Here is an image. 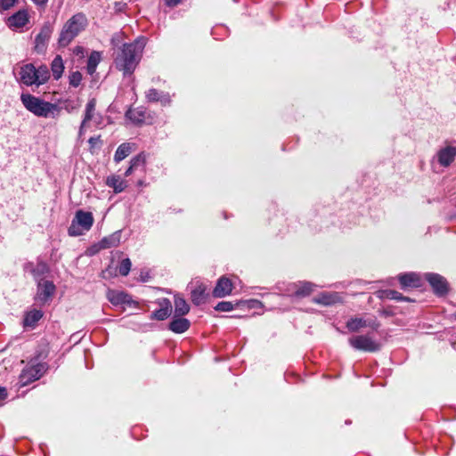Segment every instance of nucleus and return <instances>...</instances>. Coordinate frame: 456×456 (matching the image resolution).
<instances>
[{"mask_svg": "<svg viewBox=\"0 0 456 456\" xmlns=\"http://www.w3.org/2000/svg\"><path fill=\"white\" fill-rule=\"evenodd\" d=\"M132 263L129 258H124L118 265V273L121 276L128 275L131 270Z\"/></svg>", "mask_w": 456, "mask_h": 456, "instance_id": "obj_35", "label": "nucleus"}, {"mask_svg": "<svg viewBox=\"0 0 456 456\" xmlns=\"http://www.w3.org/2000/svg\"><path fill=\"white\" fill-rule=\"evenodd\" d=\"M175 317L184 316L190 312V305L184 298L175 296Z\"/></svg>", "mask_w": 456, "mask_h": 456, "instance_id": "obj_27", "label": "nucleus"}, {"mask_svg": "<svg viewBox=\"0 0 456 456\" xmlns=\"http://www.w3.org/2000/svg\"><path fill=\"white\" fill-rule=\"evenodd\" d=\"M37 283V291L36 300L41 304L48 302L56 290V287L51 281H39Z\"/></svg>", "mask_w": 456, "mask_h": 456, "instance_id": "obj_10", "label": "nucleus"}, {"mask_svg": "<svg viewBox=\"0 0 456 456\" xmlns=\"http://www.w3.org/2000/svg\"><path fill=\"white\" fill-rule=\"evenodd\" d=\"M53 33V28L50 24L44 25L40 32L35 38V51L38 53H42L45 51L48 41Z\"/></svg>", "mask_w": 456, "mask_h": 456, "instance_id": "obj_11", "label": "nucleus"}, {"mask_svg": "<svg viewBox=\"0 0 456 456\" xmlns=\"http://www.w3.org/2000/svg\"><path fill=\"white\" fill-rule=\"evenodd\" d=\"M88 25L85 13L77 12L70 17L63 25L60 33L58 43L60 46H67Z\"/></svg>", "mask_w": 456, "mask_h": 456, "instance_id": "obj_3", "label": "nucleus"}, {"mask_svg": "<svg viewBox=\"0 0 456 456\" xmlns=\"http://www.w3.org/2000/svg\"><path fill=\"white\" fill-rule=\"evenodd\" d=\"M126 117L134 124H142L145 118V111L141 109L129 110L126 113Z\"/></svg>", "mask_w": 456, "mask_h": 456, "instance_id": "obj_33", "label": "nucleus"}, {"mask_svg": "<svg viewBox=\"0 0 456 456\" xmlns=\"http://www.w3.org/2000/svg\"><path fill=\"white\" fill-rule=\"evenodd\" d=\"M19 0H0V12H5L13 7Z\"/></svg>", "mask_w": 456, "mask_h": 456, "instance_id": "obj_38", "label": "nucleus"}, {"mask_svg": "<svg viewBox=\"0 0 456 456\" xmlns=\"http://www.w3.org/2000/svg\"><path fill=\"white\" fill-rule=\"evenodd\" d=\"M349 345L355 350L374 353L381 349V344L370 334L353 336L348 339Z\"/></svg>", "mask_w": 456, "mask_h": 456, "instance_id": "obj_7", "label": "nucleus"}, {"mask_svg": "<svg viewBox=\"0 0 456 456\" xmlns=\"http://www.w3.org/2000/svg\"><path fill=\"white\" fill-rule=\"evenodd\" d=\"M25 269L32 273L36 281H43L45 274L49 273L47 264L42 260H38L36 265L27 264Z\"/></svg>", "mask_w": 456, "mask_h": 456, "instance_id": "obj_18", "label": "nucleus"}, {"mask_svg": "<svg viewBox=\"0 0 456 456\" xmlns=\"http://www.w3.org/2000/svg\"><path fill=\"white\" fill-rule=\"evenodd\" d=\"M121 240V231H117L109 236L102 238L100 242L101 248H110L119 245Z\"/></svg>", "mask_w": 456, "mask_h": 456, "instance_id": "obj_23", "label": "nucleus"}, {"mask_svg": "<svg viewBox=\"0 0 456 456\" xmlns=\"http://www.w3.org/2000/svg\"><path fill=\"white\" fill-rule=\"evenodd\" d=\"M215 310L219 312H230L233 310V305L232 302L229 301H222L219 302L216 306Z\"/></svg>", "mask_w": 456, "mask_h": 456, "instance_id": "obj_37", "label": "nucleus"}, {"mask_svg": "<svg viewBox=\"0 0 456 456\" xmlns=\"http://www.w3.org/2000/svg\"><path fill=\"white\" fill-rule=\"evenodd\" d=\"M164 1H165L166 5H167L168 7H175V6L178 5L182 0H164Z\"/></svg>", "mask_w": 456, "mask_h": 456, "instance_id": "obj_41", "label": "nucleus"}, {"mask_svg": "<svg viewBox=\"0 0 456 456\" xmlns=\"http://www.w3.org/2000/svg\"><path fill=\"white\" fill-rule=\"evenodd\" d=\"M51 70L54 79L58 80L61 77L64 70V64L60 55L55 56V58L53 60L51 64Z\"/></svg>", "mask_w": 456, "mask_h": 456, "instance_id": "obj_30", "label": "nucleus"}, {"mask_svg": "<svg viewBox=\"0 0 456 456\" xmlns=\"http://www.w3.org/2000/svg\"><path fill=\"white\" fill-rule=\"evenodd\" d=\"M94 222V216L91 212L79 209L76 212L68 228V233L71 237L83 235L92 228Z\"/></svg>", "mask_w": 456, "mask_h": 456, "instance_id": "obj_5", "label": "nucleus"}, {"mask_svg": "<svg viewBox=\"0 0 456 456\" xmlns=\"http://www.w3.org/2000/svg\"><path fill=\"white\" fill-rule=\"evenodd\" d=\"M47 370L48 364L46 362H38L37 359H31L20 374L19 382L20 386L25 387L38 380Z\"/></svg>", "mask_w": 456, "mask_h": 456, "instance_id": "obj_6", "label": "nucleus"}, {"mask_svg": "<svg viewBox=\"0 0 456 456\" xmlns=\"http://www.w3.org/2000/svg\"><path fill=\"white\" fill-rule=\"evenodd\" d=\"M342 301V297L338 292H322L314 297L313 302L322 305H332Z\"/></svg>", "mask_w": 456, "mask_h": 456, "instance_id": "obj_19", "label": "nucleus"}, {"mask_svg": "<svg viewBox=\"0 0 456 456\" xmlns=\"http://www.w3.org/2000/svg\"><path fill=\"white\" fill-rule=\"evenodd\" d=\"M205 290H206L205 287H203L201 285L196 287L194 289L191 290V299L194 305H200L205 302V298H206Z\"/></svg>", "mask_w": 456, "mask_h": 456, "instance_id": "obj_32", "label": "nucleus"}, {"mask_svg": "<svg viewBox=\"0 0 456 456\" xmlns=\"http://www.w3.org/2000/svg\"><path fill=\"white\" fill-rule=\"evenodd\" d=\"M232 288V281L225 276H222L218 279L216 285L213 289V297H224L231 294Z\"/></svg>", "mask_w": 456, "mask_h": 456, "instance_id": "obj_16", "label": "nucleus"}, {"mask_svg": "<svg viewBox=\"0 0 456 456\" xmlns=\"http://www.w3.org/2000/svg\"><path fill=\"white\" fill-rule=\"evenodd\" d=\"M145 163H146V155L144 153H140L131 159L130 166L126 169V171L142 170L145 167Z\"/></svg>", "mask_w": 456, "mask_h": 456, "instance_id": "obj_31", "label": "nucleus"}, {"mask_svg": "<svg viewBox=\"0 0 456 456\" xmlns=\"http://www.w3.org/2000/svg\"><path fill=\"white\" fill-rule=\"evenodd\" d=\"M20 101L27 110L37 117L44 118H59L61 106L46 102L30 94H21Z\"/></svg>", "mask_w": 456, "mask_h": 456, "instance_id": "obj_2", "label": "nucleus"}, {"mask_svg": "<svg viewBox=\"0 0 456 456\" xmlns=\"http://www.w3.org/2000/svg\"><path fill=\"white\" fill-rule=\"evenodd\" d=\"M88 142L90 143V145L92 147L96 146L98 143H101L100 136H98V137H91L89 139Z\"/></svg>", "mask_w": 456, "mask_h": 456, "instance_id": "obj_42", "label": "nucleus"}, {"mask_svg": "<svg viewBox=\"0 0 456 456\" xmlns=\"http://www.w3.org/2000/svg\"><path fill=\"white\" fill-rule=\"evenodd\" d=\"M36 5L39 7H45L48 3V0H31Z\"/></svg>", "mask_w": 456, "mask_h": 456, "instance_id": "obj_43", "label": "nucleus"}, {"mask_svg": "<svg viewBox=\"0 0 456 456\" xmlns=\"http://www.w3.org/2000/svg\"><path fill=\"white\" fill-rule=\"evenodd\" d=\"M7 390L4 387H0V400H4L7 397Z\"/></svg>", "mask_w": 456, "mask_h": 456, "instance_id": "obj_44", "label": "nucleus"}, {"mask_svg": "<svg viewBox=\"0 0 456 456\" xmlns=\"http://www.w3.org/2000/svg\"><path fill=\"white\" fill-rule=\"evenodd\" d=\"M69 79L70 86H72L74 87H77L81 83L82 75L79 71H75L69 75Z\"/></svg>", "mask_w": 456, "mask_h": 456, "instance_id": "obj_36", "label": "nucleus"}, {"mask_svg": "<svg viewBox=\"0 0 456 456\" xmlns=\"http://www.w3.org/2000/svg\"><path fill=\"white\" fill-rule=\"evenodd\" d=\"M107 298L113 305H132L134 301L131 296L124 291L115 289H109L107 292Z\"/></svg>", "mask_w": 456, "mask_h": 456, "instance_id": "obj_15", "label": "nucleus"}, {"mask_svg": "<svg viewBox=\"0 0 456 456\" xmlns=\"http://www.w3.org/2000/svg\"><path fill=\"white\" fill-rule=\"evenodd\" d=\"M191 322L188 319L183 316L175 317L174 315L173 320L168 324V329L176 334H181L189 330Z\"/></svg>", "mask_w": 456, "mask_h": 456, "instance_id": "obj_21", "label": "nucleus"}, {"mask_svg": "<svg viewBox=\"0 0 456 456\" xmlns=\"http://www.w3.org/2000/svg\"><path fill=\"white\" fill-rule=\"evenodd\" d=\"M95 106H96L95 99H91L86 103V110H85V117H84V119L82 120V123H81V126L79 128L80 134L83 133V130H84L85 126H86V124L94 118Z\"/></svg>", "mask_w": 456, "mask_h": 456, "instance_id": "obj_24", "label": "nucleus"}, {"mask_svg": "<svg viewBox=\"0 0 456 456\" xmlns=\"http://www.w3.org/2000/svg\"><path fill=\"white\" fill-rule=\"evenodd\" d=\"M101 58H102V55H101L100 52L93 51L90 53L88 60H87V66H86L88 74L93 75L95 72L96 68L101 61Z\"/></svg>", "mask_w": 456, "mask_h": 456, "instance_id": "obj_29", "label": "nucleus"}, {"mask_svg": "<svg viewBox=\"0 0 456 456\" xmlns=\"http://www.w3.org/2000/svg\"><path fill=\"white\" fill-rule=\"evenodd\" d=\"M402 289L419 288L421 285L419 276L415 273H406L398 276Z\"/></svg>", "mask_w": 456, "mask_h": 456, "instance_id": "obj_20", "label": "nucleus"}, {"mask_svg": "<svg viewBox=\"0 0 456 456\" xmlns=\"http://www.w3.org/2000/svg\"><path fill=\"white\" fill-rule=\"evenodd\" d=\"M156 303L159 305V309L151 313L150 319L157 321L166 320L172 312V304L170 300L168 298L162 297L159 298Z\"/></svg>", "mask_w": 456, "mask_h": 456, "instance_id": "obj_12", "label": "nucleus"}, {"mask_svg": "<svg viewBox=\"0 0 456 456\" xmlns=\"http://www.w3.org/2000/svg\"><path fill=\"white\" fill-rule=\"evenodd\" d=\"M131 151H132V147H131L130 143H128V142L121 143L118 147V149L115 152V155H114L115 161L116 162L122 161L131 153Z\"/></svg>", "mask_w": 456, "mask_h": 456, "instance_id": "obj_34", "label": "nucleus"}, {"mask_svg": "<svg viewBox=\"0 0 456 456\" xmlns=\"http://www.w3.org/2000/svg\"><path fill=\"white\" fill-rule=\"evenodd\" d=\"M145 39L138 38L133 43L124 44L117 53L114 62L116 68L122 71L124 76H131L140 62Z\"/></svg>", "mask_w": 456, "mask_h": 456, "instance_id": "obj_1", "label": "nucleus"}, {"mask_svg": "<svg viewBox=\"0 0 456 456\" xmlns=\"http://www.w3.org/2000/svg\"><path fill=\"white\" fill-rule=\"evenodd\" d=\"M106 184L112 188L114 192L119 193L126 188V183L119 175H112L107 177Z\"/></svg>", "mask_w": 456, "mask_h": 456, "instance_id": "obj_25", "label": "nucleus"}, {"mask_svg": "<svg viewBox=\"0 0 456 456\" xmlns=\"http://www.w3.org/2000/svg\"><path fill=\"white\" fill-rule=\"evenodd\" d=\"M42 317L43 312L41 310H31L26 314L23 320V325L25 327L34 328Z\"/></svg>", "mask_w": 456, "mask_h": 456, "instance_id": "obj_26", "label": "nucleus"}, {"mask_svg": "<svg viewBox=\"0 0 456 456\" xmlns=\"http://www.w3.org/2000/svg\"><path fill=\"white\" fill-rule=\"evenodd\" d=\"M79 105L76 103L74 101L71 100H66L63 102V106L61 107V110L64 109L68 112H72L73 110L78 109Z\"/></svg>", "mask_w": 456, "mask_h": 456, "instance_id": "obj_39", "label": "nucleus"}, {"mask_svg": "<svg viewBox=\"0 0 456 456\" xmlns=\"http://www.w3.org/2000/svg\"><path fill=\"white\" fill-rule=\"evenodd\" d=\"M425 279L428 281L436 295L444 296L448 293V282L442 275L434 273H425Z\"/></svg>", "mask_w": 456, "mask_h": 456, "instance_id": "obj_9", "label": "nucleus"}, {"mask_svg": "<svg viewBox=\"0 0 456 456\" xmlns=\"http://www.w3.org/2000/svg\"><path fill=\"white\" fill-rule=\"evenodd\" d=\"M138 184H139L140 186H141V185H142V181H139V182H138Z\"/></svg>", "mask_w": 456, "mask_h": 456, "instance_id": "obj_46", "label": "nucleus"}, {"mask_svg": "<svg viewBox=\"0 0 456 456\" xmlns=\"http://www.w3.org/2000/svg\"><path fill=\"white\" fill-rule=\"evenodd\" d=\"M145 97L149 102H160L162 106H167L171 103V96L168 93L151 88L145 93Z\"/></svg>", "mask_w": 456, "mask_h": 456, "instance_id": "obj_17", "label": "nucleus"}, {"mask_svg": "<svg viewBox=\"0 0 456 456\" xmlns=\"http://www.w3.org/2000/svg\"><path fill=\"white\" fill-rule=\"evenodd\" d=\"M74 54L77 56H84L85 53V48L82 46H76L73 50Z\"/></svg>", "mask_w": 456, "mask_h": 456, "instance_id": "obj_40", "label": "nucleus"}, {"mask_svg": "<svg viewBox=\"0 0 456 456\" xmlns=\"http://www.w3.org/2000/svg\"><path fill=\"white\" fill-rule=\"evenodd\" d=\"M456 158V147L454 146H445L440 149L436 153V159L438 163L443 167H449Z\"/></svg>", "mask_w": 456, "mask_h": 456, "instance_id": "obj_14", "label": "nucleus"}, {"mask_svg": "<svg viewBox=\"0 0 456 456\" xmlns=\"http://www.w3.org/2000/svg\"><path fill=\"white\" fill-rule=\"evenodd\" d=\"M20 82L27 86H39L46 83L50 77V72L45 65L36 68L32 63L23 65L20 70Z\"/></svg>", "mask_w": 456, "mask_h": 456, "instance_id": "obj_4", "label": "nucleus"}, {"mask_svg": "<svg viewBox=\"0 0 456 456\" xmlns=\"http://www.w3.org/2000/svg\"><path fill=\"white\" fill-rule=\"evenodd\" d=\"M383 314H384L385 315H387V316H388V315H390V314H391V313H390L389 311H387V310H384V311H383Z\"/></svg>", "mask_w": 456, "mask_h": 456, "instance_id": "obj_45", "label": "nucleus"}, {"mask_svg": "<svg viewBox=\"0 0 456 456\" xmlns=\"http://www.w3.org/2000/svg\"><path fill=\"white\" fill-rule=\"evenodd\" d=\"M346 327L351 332H357L361 329L363 328H370L373 330H378L380 327V323L377 321L376 318H362V317H353L350 318L346 323Z\"/></svg>", "mask_w": 456, "mask_h": 456, "instance_id": "obj_8", "label": "nucleus"}, {"mask_svg": "<svg viewBox=\"0 0 456 456\" xmlns=\"http://www.w3.org/2000/svg\"><path fill=\"white\" fill-rule=\"evenodd\" d=\"M295 289L294 295L296 297H304L309 296L316 287L315 284L310 281H299L292 285Z\"/></svg>", "mask_w": 456, "mask_h": 456, "instance_id": "obj_22", "label": "nucleus"}, {"mask_svg": "<svg viewBox=\"0 0 456 456\" xmlns=\"http://www.w3.org/2000/svg\"><path fill=\"white\" fill-rule=\"evenodd\" d=\"M28 21L29 17L28 11L22 9L11 15L7 19L6 24L11 29L15 30L23 28Z\"/></svg>", "mask_w": 456, "mask_h": 456, "instance_id": "obj_13", "label": "nucleus"}, {"mask_svg": "<svg viewBox=\"0 0 456 456\" xmlns=\"http://www.w3.org/2000/svg\"><path fill=\"white\" fill-rule=\"evenodd\" d=\"M380 298L393 299L396 301L411 302L410 297H404L402 293L394 289H385L379 291Z\"/></svg>", "mask_w": 456, "mask_h": 456, "instance_id": "obj_28", "label": "nucleus"}]
</instances>
